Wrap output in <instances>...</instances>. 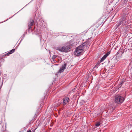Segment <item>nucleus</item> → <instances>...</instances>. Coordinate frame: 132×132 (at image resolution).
I'll return each mask as SVG.
<instances>
[{"mask_svg": "<svg viewBox=\"0 0 132 132\" xmlns=\"http://www.w3.org/2000/svg\"><path fill=\"white\" fill-rule=\"evenodd\" d=\"M107 57V56L105 54L101 58V62H103Z\"/></svg>", "mask_w": 132, "mask_h": 132, "instance_id": "obj_12", "label": "nucleus"}, {"mask_svg": "<svg viewBox=\"0 0 132 132\" xmlns=\"http://www.w3.org/2000/svg\"><path fill=\"white\" fill-rule=\"evenodd\" d=\"M19 132H21V131H19Z\"/></svg>", "mask_w": 132, "mask_h": 132, "instance_id": "obj_21", "label": "nucleus"}, {"mask_svg": "<svg viewBox=\"0 0 132 132\" xmlns=\"http://www.w3.org/2000/svg\"><path fill=\"white\" fill-rule=\"evenodd\" d=\"M34 25H35V23L34 20L30 18L27 23L28 28L27 30V31L29 32L30 30L31 29L32 27Z\"/></svg>", "mask_w": 132, "mask_h": 132, "instance_id": "obj_3", "label": "nucleus"}, {"mask_svg": "<svg viewBox=\"0 0 132 132\" xmlns=\"http://www.w3.org/2000/svg\"><path fill=\"white\" fill-rule=\"evenodd\" d=\"M83 51L82 49H81L80 47L78 46L77 47L76 50V55H79L81 54Z\"/></svg>", "mask_w": 132, "mask_h": 132, "instance_id": "obj_6", "label": "nucleus"}, {"mask_svg": "<svg viewBox=\"0 0 132 132\" xmlns=\"http://www.w3.org/2000/svg\"><path fill=\"white\" fill-rule=\"evenodd\" d=\"M15 51V49H13L10 51L9 52L7 53L4 54V56H9L10 54H12L13 52H14Z\"/></svg>", "mask_w": 132, "mask_h": 132, "instance_id": "obj_10", "label": "nucleus"}, {"mask_svg": "<svg viewBox=\"0 0 132 132\" xmlns=\"http://www.w3.org/2000/svg\"><path fill=\"white\" fill-rule=\"evenodd\" d=\"M70 99L67 96H65L63 98V103L62 104L63 106H65L69 102Z\"/></svg>", "mask_w": 132, "mask_h": 132, "instance_id": "obj_7", "label": "nucleus"}, {"mask_svg": "<svg viewBox=\"0 0 132 132\" xmlns=\"http://www.w3.org/2000/svg\"><path fill=\"white\" fill-rule=\"evenodd\" d=\"M19 132H21V131H19Z\"/></svg>", "mask_w": 132, "mask_h": 132, "instance_id": "obj_20", "label": "nucleus"}, {"mask_svg": "<svg viewBox=\"0 0 132 132\" xmlns=\"http://www.w3.org/2000/svg\"><path fill=\"white\" fill-rule=\"evenodd\" d=\"M62 103V102H60V103H58V104H57V105L58 106H59V105H60V104H61V103Z\"/></svg>", "mask_w": 132, "mask_h": 132, "instance_id": "obj_17", "label": "nucleus"}, {"mask_svg": "<svg viewBox=\"0 0 132 132\" xmlns=\"http://www.w3.org/2000/svg\"><path fill=\"white\" fill-rule=\"evenodd\" d=\"M123 53V52L122 51H119L118 52L116 55V59L118 60L121 59L122 57V55Z\"/></svg>", "mask_w": 132, "mask_h": 132, "instance_id": "obj_5", "label": "nucleus"}, {"mask_svg": "<svg viewBox=\"0 0 132 132\" xmlns=\"http://www.w3.org/2000/svg\"><path fill=\"white\" fill-rule=\"evenodd\" d=\"M125 99L123 97L119 95H116L115 96L114 102L117 104L122 103L124 101Z\"/></svg>", "mask_w": 132, "mask_h": 132, "instance_id": "obj_2", "label": "nucleus"}, {"mask_svg": "<svg viewBox=\"0 0 132 132\" xmlns=\"http://www.w3.org/2000/svg\"><path fill=\"white\" fill-rule=\"evenodd\" d=\"M125 81L124 80H123L122 79L120 82V84L118 85V89L120 88H121V87L122 86V85L123 84L124 82Z\"/></svg>", "mask_w": 132, "mask_h": 132, "instance_id": "obj_11", "label": "nucleus"}, {"mask_svg": "<svg viewBox=\"0 0 132 132\" xmlns=\"http://www.w3.org/2000/svg\"><path fill=\"white\" fill-rule=\"evenodd\" d=\"M99 63H97L94 66V68H98V66L99 65Z\"/></svg>", "mask_w": 132, "mask_h": 132, "instance_id": "obj_14", "label": "nucleus"}, {"mask_svg": "<svg viewBox=\"0 0 132 132\" xmlns=\"http://www.w3.org/2000/svg\"><path fill=\"white\" fill-rule=\"evenodd\" d=\"M67 66V64L66 63H64L63 65H62V67H61L58 71V73H61L62 72H63L64 69L66 68Z\"/></svg>", "mask_w": 132, "mask_h": 132, "instance_id": "obj_8", "label": "nucleus"}, {"mask_svg": "<svg viewBox=\"0 0 132 132\" xmlns=\"http://www.w3.org/2000/svg\"><path fill=\"white\" fill-rule=\"evenodd\" d=\"M110 51H109L107 53H106L105 54L107 56L109 55V54H110Z\"/></svg>", "mask_w": 132, "mask_h": 132, "instance_id": "obj_16", "label": "nucleus"}, {"mask_svg": "<svg viewBox=\"0 0 132 132\" xmlns=\"http://www.w3.org/2000/svg\"><path fill=\"white\" fill-rule=\"evenodd\" d=\"M31 130H28L27 132H31Z\"/></svg>", "mask_w": 132, "mask_h": 132, "instance_id": "obj_19", "label": "nucleus"}, {"mask_svg": "<svg viewBox=\"0 0 132 132\" xmlns=\"http://www.w3.org/2000/svg\"><path fill=\"white\" fill-rule=\"evenodd\" d=\"M101 124V123L100 122H97L95 124V126L96 127H98Z\"/></svg>", "mask_w": 132, "mask_h": 132, "instance_id": "obj_13", "label": "nucleus"}, {"mask_svg": "<svg viewBox=\"0 0 132 132\" xmlns=\"http://www.w3.org/2000/svg\"><path fill=\"white\" fill-rule=\"evenodd\" d=\"M128 0H124V1L125 2H127Z\"/></svg>", "mask_w": 132, "mask_h": 132, "instance_id": "obj_18", "label": "nucleus"}, {"mask_svg": "<svg viewBox=\"0 0 132 132\" xmlns=\"http://www.w3.org/2000/svg\"><path fill=\"white\" fill-rule=\"evenodd\" d=\"M70 48L69 47L64 46L62 48H59L57 49V50H59L62 52H67L70 51Z\"/></svg>", "mask_w": 132, "mask_h": 132, "instance_id": "obj_4", "label": "nucleus"}, {"mask_svg": "<svg viewBox=\"0 0 132 132\" xmlns=\"http://www.w3.org/2000/svg\"><path fill=\"white\" fill-rule=\"evenodd\" d=\"M87 43L85 42L83 43L82 45L79 46V47H80V48L81 49H82V50L84 51V50H85V48L86 49L87 48Z\"/></svg>", "mask_w": 132, "mask_h": 132, "instance_id": "obj_9", "label": "nucleus"}, {"mask_svg": "<svg viewBox=\"0 0 132 132\" xmlns=\"http://www.w3.org/2000/svg\"><path fill=\"white\" fill-rule=\"evenodd\" d=\"M57 56H58L57 55H53L52 56V58L53 59V60L54 59H55L56 57H57Z\"/></svg>", "mask_w": 132, "mask_h": 132, "instance_id": "obj_15", "label": "nucleus"}, {"mask_svg": "<svg viewBox=\"0 0 132 132\" xmlns=\"http://www.w3.org/2000/svg\"><path fill=\"white\" fill-rule=\"evenodd\" d=\"M128 14H124L123 16L120 19L118 23L117 24L116 26V28H117L119 26L121 25L122 26H124L126 23V20Z\"/></svg>", "mask_w": 132, "mask_h": 132, "instance_id": "obj_1", "label": "nucleus"}]
</instances>
